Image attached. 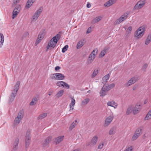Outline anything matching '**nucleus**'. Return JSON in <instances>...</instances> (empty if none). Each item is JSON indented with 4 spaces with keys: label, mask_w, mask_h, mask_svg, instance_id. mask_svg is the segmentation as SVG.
<instances>
[{
    "label": "nucleus",
    "mask_w": 151,
    "mask_h": 151,
    "mask_svg": "<svg viewBox=\"0 0 151 151\" xmlns=\"http://www.w3.org/2000/svg\"><path fill=\"white\" fill-rule=\"evenodd\" d=\"M60 36L59 34H57L56 35L52 37L48 43L47 47V49L49 48L50 49L54 48L56 45L58 41L60 40Z\"/></svg>",
    "instance_id": "obj_1"
},
{
    "label": "nucleus",
    "mask_w": 151,
    "mask_h": 151,
    "mask_svg": "<svg viewBox=\"0 0 151 151\" xmlns=\"http://www.w3.org/2000/svg\"><path fill=\"white\" fill-rule=\"evenodd\" d=\"M20 84V81H17L14 86L13 91L12 93L11 97L9 98V102H12L14 100V99L17 95V91L19 89Z\"/></svg>",
    "instance_id": "obj_2"
},
{
    "label": "nucleus",
    "mask_w": 151,
    "mask_h": 151,
    "mask_svg": "<svg viewBox=\"0 0 151 151\" xmlns=\"http://www.w3.org/2000/svg\"><path fill=\"white\" fill-rule=\"evenodd\" d=\"M144 32L145 30L143 27H140L136 31L134 36L136 37L137 39H139L143 36Z\"/></svg>",
    "instance_id": "obj_3"
},
{
    "label": "nucleus",
    "mask_w": 151,
    "mask_h": 151,
    "mask_svg": "<svg viewBox=\"0 0 151 151\" xmlns=\"http://www.w3.org/2000/svg\"><path fill=\"white\" fill-rule=\"evenodd\" d=\"M24 114V111L23 110H22L19 111L17 117L14 121V124L15 125H17L20 123L23 117Z\"/></svg>",
    "instance_id": "obj_4"
},
{
    "label": "nucleus",
    "mask_w": 151,
    "mask_h": 151,
    "mask_svg": "<svg viewBox=\"0 0 151 151\" xmlns=\"http://www.w3.org/2000/svg\"><path fill=\"white\" fill-rule=\"evenodd\" d=\"M139 78L140 77L139 76H136L133 77L125 83V86L128 87L137 81Z\"/></svg>",
    "instance_id": "obj_5"
},
{
    "label": "nucleus",
    "mask_w": 151,
    "mask_h": 151,
    "mask_svg": "<svg viewBox=\"0 0 151 151\" xmlns=\"http://www.w3.org/2000/svg\"><path fill=\"white\" fill-rule=\"evenodd\" d=\"M128 17V14L125 13L122 15L119 19H116L114 23V25L118 24L125 20Z\"/></svg>",
    "instance_id": "obj_6"
},
{
    "label": "nucleus",
    "mask_w": 151,
    "mask_h": 151,
    "mask_svg": "<svg viewBox=\"0 0 151 151\" xmlns=\"http://www.w3.org/2000/svg\"><path fill=\"white\" fill-rule=\"evenodd\" d=\"M65 77L63 74L60 73L52 74L51 76L52 79L56 80H63L64 79Z\"/></svg>",
    "instance_id": "obj_7"
},
{
    "label": "nucleus",
    "mask_w": 151,
    "mask_h": 151,
    "mask_svg": "<svg viewBox=\"0 0 151 151\" xmlns=\"http://www.w3.org/2000/svg\"><path fill=\"white\" fill-rule=\"evenodd\" d=\"M42 7H41L36 11L32 17V22H35L37 20L42 12Z\"/></svg>",
    "instance_id": "obj_8"
},
{
    "label": "nucleus",
    "mask_w": 151,
    "mask_h": 151,
    "mask_svg": "<svg viewBox=\"0 0 151 151\" xmlns=\"http://www.w3.org/2000/svg\"><path fill=\"white\" fill-rule=\"evenodd\" d=\"M98 139V137L96 135L93 137L90 142H87L86 145V146L90 147H93L96 145Z\"/></svg>",
    "instance_id": "obj_9"
},
{
    "label": "nucleus",
    "mask_w": 151,
    "mask_h": 151,
    "mask_svg": "<svg viewBox=\"0 0 151 151\" xmlns=\"http://www.w3.org/2000/svg\"><path fill=\"white\" fill-rule=\"evenodd\" d=\"M142 130L141 127H139L137 129L132 138V140H136L140 135L142 134Z\"/></svg>",
    "instance_id": "obj_10"
},
{
    "label": "nucleus",
    "mask_w": 151,
    "mask_h": 151,
    "mask_svg": "<svg viewBox=\"0 0 151 151\" xmlns=\"http://www.w3.org/2000/svg\"><path fill=\"white\" fill-rule=\"evenodd\" d=\"M45 35L44 32H41L40 33L37 40L35 43V45L36 46L40 42L41 40L44 38Z\"/></svg>",
    "instance_id": "obj_11"
},
{
    "label": "nucleus",
    "mask_w": 151,
    "mask_h": 151,
    "mask_svg": "<svg viewBox=\"0 0 151 151\" xmlns=\"http://www.w3.org/2000/svg\"><path fill=\"white\" fill-rule=\"evenodd\" d=\"M109 49V46H106L101 51L99 55V57L100 58L103 57L108 51Z\"/></svg>",
    "instance_id": "obj_12"
},
{
    "label": "nucleus",
    "mask_w": 151,
    "mask_h": 151,
    "mask_svg": "<svg viewBox=\"0 0 151 151\" xmlns=\"http://www.w3.org/2000/svg\"><path fill=\"white\" fill-rule=\"evenodd\" d=\"M108 91L107 89L106 86L104 85L103 86L100 92V96L103 97L106 95V93Z\"/></svg>",
    "instance_id": "obj_13"
},
{
    "label": "nucleus",
    "mask_w": 151,
    "mask_h": 151,
    "mask_svg": "<svg viewBox=\"0 0 151 151\" xmlns=\"http://www.w3.org/2000/svg\"><path fill=\"white\" fill-rule=\"evenodd\" d=\"M52 138V136H49L47 137L42 143L43 146L45 147L48 145L51 142Z\"/></svg>",
    "instance_id": "obj_14"
},
{
    "label": "nucleus",
    "mask_w": 151,
    "mask_h": 151,
    "mask_svg": "<svg viewBox=\"0 0 151 151\" xmlns=\"http://www.w3.org/2000/svg\"><path fill=\"white\" fill-rule=\"evenodd\" d=\"M113 117L112 116H109L105 119L104 126H106L109 124L113 119Z\"/></svg>",
    "instance_id": "obj_15"
},
{
    "label": "nucleus",
    "mask_w": 151,
    "mask_h": 151,
    "mask_svg": "<svg viewBox=\"0 0 151 151\" xmlns=\"http://www.w3.org/2000/svg\"><path fill=\"white\" fill-rule=\"evenodd\" d=\"M19 143V139L18 138L16 139L13 144V149L12 151H16L18 148Z\"/></svg>",
    "instance_id": "obj_16"
},
{
    "label": "nucleus",
    "mask_w": 151,
    "mask_h": 151,
    "mask_svg": "<svg viewBox=\"0 0 151 151\" xmlns=\"http://www.w3.org/2000/svg\"><path fill=\"white\" fill-rule=\"evenodd\" d=\"M85 42L86 41L84 39H82L79 41L77 45V49H79L81 48L85 43Z\"/></svg>",
    "instance_id": "obj_17"
},
{
    "label": "nucleus",
    "mask_w": 151,
    "mask_h": 151,
    "mask_svg": "<svg viewBox=\"0 0 151 151\" xmlns=\"http://www.w3.org/2000/svg\"><path fill=\"white\" fill-rule=\"evenodd\" d=\"M64 138V136H60L55 138L54 141L55 142L56 144H57L62 141L63 140Z\"/></svg>",
    "instance_id": "obj_18"
},
{
    "label": "nucleus",
    "mask_w": 151,
    "mask_h": 151,
    "mask_svg": "<svg viewBox=\"0 0 151 151\" xmlns=\"http://www.w3.org/2000/svg\"><path fill=\"white\" fill-rule=\"evenodd\" d=\"M141 106L140 105H136L134 108L133 107V112L134 114H137L139 112V110L141 109Z\"/></svg>",
    "instance_id": "obj_19"
},
{
    "label": "nucleus",
    "mask_w": 151,
    "mask_h": 151,
    "mask_svg": "<svg viewBox=\"0 0 151 151\" xmlns=\"http://www.w3.org/2000/svg\"><path fill=\"white\" fill-rule=\"evenodd\" d=\"M107 105L108 106L113 107L115 109L118 106V104L114 101H108L107 103Z\"/></svg>",
    "instance_id": "obj_20"
},
{
    "label": "nucleus",
    "mask_w": 151,
    "mask_h": 151,
    "mask_svg": "<svg viewBox=\"0 0 151 151\" xmlns=\"http://www.w3.org/2000/svg\"><path fill=\"white\" fill-rule=\"evenodd\" d=\"M140 3H141L140 1H139L136 4L134 8V10L139 9L143 6L144 4H141Z\"/></svg>",
    "instance_id": "obj_21"
},
{
    "label": "nucleus",
    "mask_w": 151,
    "mask_h": 151,
    "mask_svg": "<svg viewBox=\"0 0 151 151\" xmlns=\"http://www.w3.org/2000/svg\"><path fill=\"white\" fill-rule=\"evenodd\" d=\"M116 2L115 0H109L104 5L105 7H108L112 5Z\"/></svg>",
    "instance_id": "obj_22"
},
{
    "label": "nucleus",
    "mask_w": 151,
    "mask_h": 151,
    "mask_svg": "<svg viewBox=\"0 0 151 151\" xmlns=\"http://www.w3.org/2000/svg\"><path fill=\"white\" fill-rule=\"evenodd\" d=\"M35 0H28L27 1L25 8L26 9L29 8L35 2Z\"/></svg>",
    "instance_id": "obj_23"
},
{
    "label": "nucleus",
    "mask_w": 151,
    "mask_h": 151,
    "mask_svg": "<svg viewBox=\"0 0 151 151\" xmlns=\"http://www.w3.org/2000/svg\"><path fill=\"white\" fill-rule=\"evenodd\" d=\"M96 56L90 54L87 60V62L88 64H90L92 63V61L94 60Z\"/></svg>",
    "instance_id": "obj_24"
},
{
    "label": "nucleus",
    "mask_w": 151,
    "mask_h": 151,
    "mask_svg": "<svg viewBox=\"0 0 151 151\" xmlns=\"http://www.w3.org/2000/svg\"><path fill=\"white\" fill-rule=\"evenodd\" d=\"M104 85L105 86L107 89L108 91L113 88L115 86V84L114 83L111 84L110 85H109L108 84H105Z\"/></svg>",
    "instance_id": "obj_25"
},
{
    "label": "nucleus",
    "mask_w": 151,
    "mask_h": 151,
    "mask_svg": "<svg viewBox=\"0 0 151 151\" xmlns=\"http://www.w3.org/2000/svg\"><path fill=\"white\" fill-rule=\"evenodd\" d=\"M102 19V17L101 16L97 17L94 18L92 21L91 23L92 24H95L97 23L100 21Z\"/></svg>",
    "instance_id": "obj_26"
},
{
    "label": "nucleus",
    "mask_w": 151,
    "mask_h": 151,
    "mask_svg": "<svg viewBox=\"0 0 151 151\" xmlns=\"http://www.w3.org/2000/svg\"><path fill=\"white\" fill-rule=\"evenodd\" d=\"M151 41V34H149L147 36L145 41V44L148 45Z\"/></svg>",
    "instance_id": "obj_27"
},
{
    "label": "nucleus",
    "mask_w": 151,
    "mask_h": 151,
    "mask_svg": "<svg viewBox=\"0 0 151 151\" xmlns=\"http://www.w3.org/2000/svg\"><path fill=\"white\" fill-rule=\"evenodd\" d=\"M0 47H1L3 45L4 41V37L3 35L1 33H0Z\"/></svg>",
    "instance_id": "obj_28"
},
{
    "label": "nucleus",
    "mask_w": 151,
    "mask_h": 151,
    "mask_svg": "<svg viewBox=\"0 0 151 151\" xmlns=\"http://www.w3.org/2000/svg\"><path fill=\"white\" fill-rule=\"evenodd\" d=\"M64 91L63 90H61L58 91L55 95V96L57 98H59L61 97L63 94Z\"/></svg>",
    "instance_id": "obj_29"
},
{
    "label": "nucleus",
    "mask_w": 151,
    "mask_h": 151,
    "mask_svg": "<svg viewBox=\"0 0 151 151\" xmlns=\"http://www.w3.org/2000/svg\"><path fill=\"white\" fill-rule=\"evenodd\" d=\"M116 127H113L111 129L109 132V135H112L114 134L116 132Z\"/></svg>",
    "instance_id": "obj_30"
},
{
    "label": "nucleus",
    "mask_w": 151,
    "mask_h": 151,
    "mask_svg": "<svg viewBox=\"0 0 151 151\" xmlns=\"http://www.w3.org/2000/svg\"><path fill=\"white\" fill-rule=\"evenodd\" d=\"M19 13V11H17L14 10L12 12V19H14L15 18H16Z\"/></svg>",
    "instance_id": "obj_31"
},
{
    "label": "nucleus",
    "mask_w": 151,
    "mask_h": 151,
    "mask_svg": "<svg viewBox=\"0 0 151 151\" xmlns=\"http://www.w3.org/2000/svg\"><path fill=\"white\" fill-rule=\"evenodd\" d=\"M37 100V98L36 97L32 99L31 102L30 103L29 105L30 106L34 105L36 103Z\"/></svg>",
    "instance_id": "obj_32"
},
{
    "label": "nucleus",
    "mask_w": 151,
    "mask_h": 151,
    "mask_svg": "<svg viewBox=\"0 0 151 151\" xmlns=\"http://www.w3.org/2000/svg\"><path fill=\"white\" fill-rule=\"evenodd\" d=\"M151 118V110H150L148 113L145 118V120H147Z\"/></svg>",
    "instance_id": "obj_33"
},
{
    "label": "nucleus",
    "mask_w": 151,
    "mask_h": 151,
    "mask_svg": "<svg viewBox=\"0 0 151 151\" xmlns=\"http://www.w3.org/2000/svg\"><path fill=\"white\" fill-rule=\"evenodd\" d=\"M31 140L30 132L28 131L27 132L25 136V140Z\"/></svg>",
    "instance_id": "obj_34"
},
{
    "label": "nucleus",
    "mask_w": 151,
    "mask_h": 151,
    "mask_svg": "<svg viewBox=\"0 0 151 151\" xmlns=\"http://www.w3.org/2000/svg\"><path fill=\"white\" fill-rule=\"evenodd\" d=\"M132 111H133V106H131L127 109L126 114L127 115H128Z\"/></svg>",
    "instance_id": "obj_35"
},
{
    "label": "nucleus",
    "mask_w": 151,
    "mask_h": 151,
    "mask_svg": "<svg viewBox=\"0 0 151 151\" xmlns=\"http://www.w3.org/2000/svg\"><path fill=\"white\" fill-rule=\"evenodd\" d=\"M77 122V120H76L75 121V122H73L72 124H71L70 127L69 129L70 130H72L73 129L74 127H75L76 126V123Z\"/></svg>",
    "instance_id": "obj_36"
},
{
    "label": "nucleus",
    "mask_w": 151,
    "mask_h": 151,
    "mask_svg": "<svg viewBox=\"0 0 151 151\" xmlns=\"http://www.w3.org/2000/svg\"><path fill=\"white\" fill-rule=\"evenodd\" d=\"M110 77V75L109 74H107L106 75L104 76L102 80L106 82L109 79Z\"/></svg>",
    "instance_id": "obj_37"
},
{
    "label": "nucleus",
    "mask_w": 151,
    "mask_h": 151,
    "mask_svg": "<svg viewBox=\"0 0 151 151\" xmlns=\"http://www.w3.org/2000/svg\"><path fill=\"white\" fill-rule=\"evenodd\" d=\"M70 98L71 101L70 104V106H74L76 103L75 100L73 97H71Z\"/></svg>",
    "instance_id": "obj_38"
},
{
    "label": "nucleus",
    "mask_w": 151,
    "mask_h": 151,
    "mask_svg": "<svg viewBox=\"0 0 151 151\" xmlns=\"http://www.w3.org/2000/svg\"><path fill=\"white\" fill-rule=\"evenodd\" d=\"M89 100L90 99L88 98L85 99L82 101V104L84 105H86L89 102Z\"/></svg>",
    "instance_id": "obj_39"
},
{
    "label": "nucleus",
    "mask_w": 151,
    "mask_h": 151,
    "mask_svg": "<svg viewBox=\"0 0 151 151\" xmlns=\"http://www.w3.org/2000/svg\"><path fill=\"white\" fill-rule=\"evenodd\" d=\"M47 116V114L46 113H43L40 115L38 117V119H42L45 117L46 116Z\"/></svg>",
    "instance_id": "obj_40"
},
{
    "label": "nucleus",
    "mask_w": 151,
    "mask_h": 151,
    "mask_svg": "<svg viewBox=\"0 0 151 151\" xmlns=\"http://www.w3.org/2000/svg\"><path fill=\"white\" fill-rule=\"evenodd\" d=\"M98 73V70H94V71L92 75V76H91L92 78H94L97 75Z\"/></svg>",
    "instance_id": "obj_41"
},
{
    "label": "nucleus",
    "mask_w": 151,
    "mask_h": 151,
    "mask_svg": "<svg viewBox=\"0 0 151 151\" xmlns=\"http://www.w3.org/2000/svg\"><path fill=\"white\" fill-rule=\"evenodd\" d=\"M68 45H65L63 47V48L62 52L63 53L65 52L68 50Z\"/></svg>",
    "instance_id": "obj_42"
},
{
    "label": "nucleus",
    "mask_w": 151,
    "mask_h": 151,
    "mask_svg": "<svg viewBox=\"0 0 151 151\" xmlns=\"http://www.w3.org/2000/svg\"><path fill=\"white\" fill-rule=\"evenodd\" d=\"M63 81H58L56 83V85L59 86V87H60L61 86H63Z\"/></svg>",
    "instance_id": "obj_43"
},
{
    "label": "nucleus",
    "mask_w": 151,
    "mask_h": 151,
    "mask_svg": "<svg viewBox=\"0 0 151 151\" xmlns=\"http://www.w3.org/2000/svg\"><path fill=\"white\" fill-rule=\"evenodd\" d=\"M63 86H62L65 87L67 89H69L70 88L69 86L66 83L63 82Z\"/></svg>",
    "instance_id": "obj_44"
},
{
    "label": "nucleus",
    "mask_w": 151,
    "mask_h": 151,
    "mask_svg": "<svg viewBox=\"0 0 151 151\" xmlns=\"http://www.w3.org/2000/svg\"><path fill=\"white\" fill-rule=\"evenodd\" d=\"M133 149V147L132 146L126 148L124 151H132Z\"/></svg>",
    "instance_id": "obj_45"
},
{
    "label": "nucleus",
    "mask_w": 151,
    "mask_h": 151,
    "mask_svg": "<svg viewBox=\"0 0 151 151\" xmlns=\"http://www.w3.org/2000/svg\"><path fill=\"white\" fill-rule=\"evenodd\" d=\"M21 9V6L20 5L17 6L14 9V10L19 11V12Z\"/></svg>",
    "instance_id": "obj_46"
},
{
    "label": "nucleus",
    "mask_w": 151,
    "mask_h": 151,
    "mask_svg": "<svg viewBox=\"0 0 151 151\" xmlns=\"http://www.w3.org/2000/svg\"><path fill=\"white\" fill-rule=\"evenodd\" d=\"M148 65L147 63H145L143 65L142 70H145L147 67Z\"/></svg>",
    "instance_id": "obj_47"
},
{
    "label": "nucleus",
    "mask_w": 151,
    "mask_h": 151,
    "mask_svg": "<svg viewBox=\"0 0 151 151\" xmlns=\"http://www.w3.org/2000/svg\"><path fill=\"white\" fill-rule=\"evenodd\" d=\"M30 140H25V146L26 148L28 147L29 146L30 144Z\"/></svg>",
    "instance_id": "obj_48"
},
{
    "label": "nucleus",
    "mask_w": 151,
    "mask_h": 151,
    "mask_svg": "<svg viewBox=\"0 0 151 151\" xmlns=\"http://www.w3.org/2000/svg\"><path fill=\"white\" fill-rule=\"evenodd\" d=\"M95 51H96V54H97L98 51V49L97 48H96V49H94L92 51V52H91V55H94L96 56V54H95Z\"/></svg>",
    "instance_id": "obj_49"
},
{
    "label": "nucleus",
    "mask_w": 151,
    "mask_h": 151,
    "mask_svg": "<svg viewBox=\"0 0 151 151\" xmlns=\"http://www.w3.org/2000/svg\"><path fill=\"white\" fill-rule=\"evenodd\" d=\"M103 145L104 144L103 143H102V144L100 143L98 146V148L99 149H101L103 147Z\"/></svg>",
    "instance_id": "obj_50"
},
{
    "label": "nucleus",
    "mask_w": 151,
    "mask_h": 151,
    "mask_svg": "<svg viewBox=\"0 0 151 151\" xmlns=\"http://www.w3.org/2000/svg\"><path fill=\"white\" fill-rule=\"evenodd\" d=\"M91 27H90L87 29L86 31L87 34H89L91 32Z\"/></svg>",
    "instance_id": "obj_51"
},
{
    "label": "nucleus",
    "mask_w": 151,
    "mask_h": 151,
    "mask_svg": "<svg viewBox=\"0 0 151 151\" xmlns=\"http://www.w3.org/2000/svg\"><path fill=\"white\" fill-rule=\"evenodd\" d=\"M61 68L59 66H56L55 68V70L56 71H57L58 70L60 69Z\"/></svg>",
    "instance_id": "obj_52"
},
{
    "label": "nucleus",
    "mask_w": 151,
    "mask_h": 151,
    "mask_svg": "<svg viewBox=\"0 0 151 151\" xmlns=\"http://www.w3.org/2000/svg\"><path fill=\"white\" fill-rule=\"evenodd\" d=\"M132 27H131V26L129 27L128 28L127 31V32L128 31H129L130 32L132 30Z\"/></svg>",
    "instance_id": "obj_53"
},
{
    "label": "nucleus",
    "mask_w": 151,
    "mask_h": 151,
    "mask_svg": "<svg viewBox=\"0 0 151 151\" xmlns=\"http://www.w3.org/2000/svg\"><path fill=\"white\" fill-rule=\"evenodd\" d=\"M20 0H14V4L18 3Z\"/></svg>",
    "instance_id": "obj_54"
},
{
    "label": "nucleus",
    "mask_w": 151,
    "mask_h": 151,
    "mask_svg": "<svg viewBox=\"0 0 151 151\" xmlns=\"http://www.w3.org/2000/svg\"><path fill=\"white\" fill-rule=\"evenodd\" d=\"M140 1L141 2V3H140L141 4H143V3L144 5H145V1H144V0H141L140 1Z\"/></svg>",
    "instance_id": "obj_55"
},
{
    "label": "nucleus",
    "mask_w": 151,
    "mask_h": 151,
    "mask_svg": "<svg viewBox=\"0 0 151 151\" xmlns=\"http://www.w3.org/2000/svg\"><path fill=\"white\" fill-rule=\"evenodd\" d=\"M91 5L90 4H87V7L88 8H89L91 7Z\"/></svg>",
    "instance_id": "obj_56"
},
{
    "label": "nucleus",
    "mask_w": 151,
    "mask_h": 151,
    "mask_svg": "<svg viewBox=\"0 0 151 151\" xmlns=\"http://www.w3.org/2000/svg\"><path fill=\"white\" fill-rule=\"evenodd\" d=\"M70 110H73V107H74V106H70Z\"/></svg>",
    "instance_id": "obj_57"
},
{
    "label": "nucleus",
    "mask_w": 151,
    "mask_h": 151,
    "mask_svg": "<svg viewBox=\"0 0 151 151\" xmlns=\"http://www.w3.org/2000/svg\"><path fill=\"white\" fill-rule=\"evenodd\" d=\"M136 89V87H133V90H135Z\"/></svg>",
    "instance_id": "obj_58"
},
{
    "label": "nucleus",
    "mask_w": 151,
    "mask_h": 151,
    "mask_svg": "<svg viewBox=\"0 0 151 151\" xmlns=\"http://www.w3.org/2000/svg\"><path fill=\"white\" fill-rule=\"evenodd\" d=\"M26 35H29V33L28 32H26Z\"/></svg>",
    "instance_id": "obj_59"
},
{
    "label": "nucleus",
    "mask_w": 151,
    "mask_h": 151,
    "mask_svg": "<svg viewBox=\"0 0 151 151\" xmlns=\"http://www.w3.org/2000/svg\"><path fill=\"white\" fill-rule=\"evenodd\" d=\"M145 0H144V1H145Z\"/></svg>",
    "instance_id": "obj_60"
}]
</instances>
